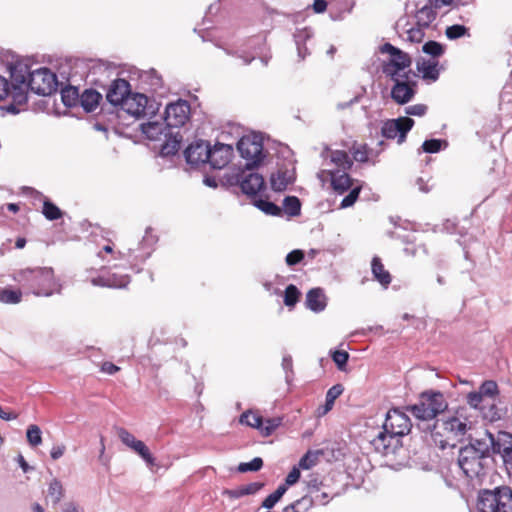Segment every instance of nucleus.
<instances>
[{"instance_id": "nucleus-1", "label": "nucleus", "mask_w": 512, "mask_h": 512, "mask_svg": "<svg viewBox=\"0 0 512 512\" xmlns=\"http://www.w3.org/2000/svg\"><path fill=\"white\" fill-rule=\"evenodd\" d=\"M457 463L468 479L480 481L492 468L493 457L489 446L477 440L460 448Z\"/></svg>"}, {"instance_id": "nucleus-2", "label": "nucleus", "mask_w": 512, "mask_h": 512, "mask_svg": "<svg viewBox=\"0 0 512 512\" xmlns=\"http://www.w3.org/2000/svg\"><path fill=\"white\" fill-rule=\"evenodd\" d=\"M14 280L37 296H49L55 287L54 271L47 267L22 269L15 274Z\"/></svg>"}, {"instance_id": "nucleus-3", "label": "nucleus", "mask_w": 512, "mask_h": 512, "mask_svg": "<svg viewBox=\"0 0 512 512\" xmlns=\"http://www.w3.org/2000/svg\"><path fill=\"white\" fill-rule=\"evenodd\" d=\"M466 431V421L457 416H451L436 421L431 437L435 445L445 449L447 447H454L457 440L464 436Z\"/></svg>"}, {"instance_id": "nucleus-4", "label": "nucleus", "mask_w": 512, "mask_h": 512, "mask_svg": "<svg viewBox=\"0 0 512 512\" xmlns=\"http://www.w3.org/2000/svg\"><path fill=\"white\" fill-rule=\"evenodd\" d=\"M477 512H512V488L507 485L478 492Z\"/></svg>"}, {"instance_id": "nucleus-5", "label": "nucleus", "mask_w": 512, "mask_h": 512, "mask_svg": "<svg viewBox=\"0 0 512 512\" xmlns=\"http://www.w3.org/2000/svg\"><path fill=\"white\" fill-rule=\"evenodd\" d=\"M448 407V403L440 391H424L420 394L417 404L407 407L417 419L432 420L443 413Z\"/></svg>"}, {"instance_id": "nucleus-6", "label": "nucleus", "mask_w": 512, "mask_h": 512, "mask_svg": "<svg viewBox=\"0 0 512 512\" xmlns=\"http://www.w3.org/2000/svg\"><path fill=\"white\" fill-rule=\"evenodd\" d=\"M382 53H388L390 58L383 62L382 71L390 79H396V77L402 76L401 72L411 66V58L399 48L393 46L390 43H385L380 48Z\"/></svg>"}, {"instance_id": "nucleus-7", "label": "nucleus", "mask_w": 512, "mask_h": 512, "mask_svg": "<svg viewBox=\"0 0 512 512\" xmlns=\"http://www.w3.org/2000/svg\"><path fill=\"white\" fill-rule=\"evenodd\" d=\"M28 86L38 95H50L57 89L56 75L48 68H39L30 73Z\"/></svg>"}, {"instance_id": "nucleus-8", "label": "nucleus", "mask_w": 512, "mask_h": 512, "mask_svg": "<svg viewBox=\"0 0 512 512\" xmlns=\"http://www.w3.org/2000/svg\"><path fill=\"white\" fill-rule=\"evenodd\" d=\"M241 424L258 429L263 437H268L282 424L281 417L264 419L258 411L247 410L239 418Z\"/></svg>"}, {"instance_id": "nucleus-9", "label": "nucleus", "mask_w": 512, "mask_h": 512, "mask_svg": "<svg viewBox=\"0 0 512 512\" xmlns=\"http://www.w3.org/2000/svg\"><path fill=\"white\" fill-rule=\"evenodd\" d=\"M411 74L412 72L409 69L407 72L402 73V76L392 79L394 85L391 89V98L399 105L410 102L416 94L417 83L412 80Z\"/></svg>"}, {"instance_id": "nucleus-10", "label": "nucleus", "mask_w": 512, "mask_h": 512, "mask_svg": "<svg viewBox=\"0 0 512 512\" xmlns=\"http://www.w3.org/2000/svg\"><path fill=\"white\" fill-rule=\"evenodd\" d=\"M238 151L242 158L246 159V167L252 169L264 158L263 144L256 136H243L237 144Z\"/></svg>"}, {"instance_id": "nucleus-11", "label": "nucleus", "mask_w": 512, "mask_h": 512, "mask_svg": "<svg viewBox=\"0 0 512 512\" xmlns=\"http://www.w3.org/2000/svg\"><path fill=\"white\" fill-rule=\"evenodd\" d=\"M121 108L135 118L152 116L158 109L154 101H150L146 95L141 93H130Z\"/></svg>"}, {"instance_id": "nucleus-12", "label": "nucleus", "mask_w": 512, "mask_h": 512, "mask_svg": "<svg viewBox=\"0 0 512 512\" xmlns=\"http://www.w3.org/2000/svg\"><path fill=\"white\" fill-rule=\"evenodd\" d=\"M414 126V120L409 117H399L385 121L381 128V134L386 139H397L398 144L405 142L407 133Z\"/></svg>"}, {"instance_id": "nucleus-13", "label": "nucleus", "mask_w": 512, "mask_h": 512, "mask_svg": "<svg viewBox=\"0 0 512 512\" xmlns=\"http://www.w3.org/2000/svg\"><path fill=\"white\" fill-rule=\"evenodd\" d=\"M411 427L410 418L406 413L397 408L387 412L383 423V429L385 431H389L392 435L401 439L402 436L410 432Z\"/></svg>"}, {"instance_id": "nucleus-14", "label": "nucleus", "mask_w": 512, "mask_h": 512, "mask_svg": "<svg viewBox=\"0 0 512 512\" xmlns=\"http://www.w3.org/2000/svg\"><path fill=\"white\" fill-rule=\"evenodd\" d=\"M488 437L492 453L500 455L504 464L508 466L512 460V434L499 431L496 435L488 433Z\"/></svg>"}, {"instance_id": "nucleus-15", "label": "nucleus", "mask_w": 512, "mask_h": 512, "mask_svg": "<svg viewBox=\"0 0 512 512\" xmlns=\"http://www.w3.org/2000/svg\"><path fill=\"white\" fill-rule=\"evenodd\" d=\"M190 116V105L186 100H178L167 105L165 109V122L169 127L183 126Z\"/></svg>"}, {"instance_id": "nucleus-16", "label": "nucleus", "mask_w": 512, "mask_h": 512, "mask_svg": "<svg viewBox=\"0 0 512 512\" xmlns=\"http://www.w3.org/2000/svg\"><path fill=\"white\" fill-rule=\"evenodd\" d=\"M370 444L375 452L382 455L393 454L402 445L401 439L384 429L370 441Z\"/></svg>"}, {"instance_id": "nucleus-17", "label": "nucleus", "mask_w": 512, "mask_h": 512, "mask_svg": "<svg viewBox=\"0 0 512 512\" xmlns=\"http://www.w3.org/2000/svg\"><path fill=\"white\" fill-rule=\"evenodd\" d=\"M188 164L198 166L208 163L210 155V144L203 140L192 142L184 151Z\"/></svg>"}, {"instance_id": "nucleus-18", "label": "nucleus", "mask_w": 512, "mask_h": 512, "mask_svg": "<svg viewBox=\"0 0 512 512\" xmlns=\"http://www.w3.org/2000/svg\"><path fill=\"white\" fill-rule=\"evenodd\" d=\"M396 30L403 40L410 43H421L425 37V28L416 23L411 25L407 17H401L396 22Z\"/></svg>"}, {"instance_id": "nucleus-19", "label": "nucleus", "mask_w": 512, "mask_h": 512, "mask_svg": "<svg viewBox=\"0 0 512 512\" xmlns=\"http://www.w3.org/2000/svg\"><path fill=\"white\" fill-rule=\"evenodd\" d=\"M498 394L499 388L497 383L493 380H486L481 384L479 391L470 392L467 395V403L470 406H481V403H484V401L496 399Z\"/></svg>"}, {"instance_id": "nucleus-20", "label": "nucleus", "mask_w": 512, "mask_h": 512, "mask_svg": "<svg viewBox=\"0 0 512 512\" xmlns=\"http://www.w3.org/2000/svg\"><path fill=\"white\" fill-rule=\"evenodd\" d=\"M130 83L122 78L115 79L108 88L106 99L112 105H124L130 95Z\"/></svg>"}, {"instance_id": "nucleus-21", "label": "nucleus", "mask_w": 512, "mask_h": 512, "mask_svg": "<svg viewBox=\"0 0 512 512\" xmlns=\"http://www.w3.org/2000/svg\"><path fill=\"white\" fill-rule=\"evenodd\" d=\"M233 149L230 145L217 143L210 147L208 163L214 169L224 168L231 160Z\"/></svg>"}, {"instance_id": "nucleus-22", "label": "nucleus", "mask_w": 512, "mask_h": 512, "mask_svg": "<svg viewBox=\"0 0 512 512\" xmlns=\"http://www.w3.org/2000/svg\"><path fill=\"white\" fill-rule=\"evenodd\" d=\"M325 172L330 177L331 187L336 193L343 194L354 187V180L350 177L348 171L327 170Z\"/></svg>"}, {"instance_id": "nucleus-23", "label": "nucleus", "mask_w": 512, "mask_h": 512, "mask_svg": "<svg viewBox=\"0 0 512 512\" xmlns=\"http://www.w3.org/2000/svg\"><path fill=\"white\" fill-rule=\"evenodd\" d=\"M264 186L265 182L262 175L254 172L248 173L240 181V188L247 195H256Z\"/></svg>"}, {"instance_id": "nucleus-24", "label": "nucleus", "mask_w": 512, "mask_h": 512, "mask_svg": "<svg viewBox=\"0 0 512 512\" xmlns=\"http://www.w3.org/2000/svg\"><path fill=\"white\" fill-rule=\"evenodd\" d=\"M306 306L313 312H321L326 307V296L321 288H312L306 294Z\"/></svg>"}, {"instance_id": "nucleus-25", "label": "nucleus", "mask_w": 512, "mask_h": 512, "mask_svg": "<svg viewBox=\"0 0 512 512\" xmlns=\"http://www.w3.org/2000/svg\"><path fill=\"white\" fill-rule=\"evenodd\" d=\"M437 17V11L432 5V1H429L420 9L416 10L414 18L416 24L427 29Z\"/></svg>"}, {"instance_id": "nucleus-26", "label": "nucleus", "mask_w": 512, "mask_h": 512, "mask_svg": "<svg viewBox=\"0 0 512 512\" xmlns=\"http://www.w3.org/2000/svg\"><path fill=\"white\" fill-rule=\"evenodd\" d=\"M371 270L374 279L378 281L383 287H388L392 281L391 274L385 269L381 259L374 256L371 261Z\"/></svg>"}, {"instance_id": "nucleus-27", "label": "nucleus", "mask_w": 512, "mask_h": 512, "mask_svg": "<svg viewBox=\"0 0 512 512\" xmlns=\"http://www.w3.org/2000/svg\"><path fill=\"white\" fill-rule=\"evenodd\" d=\"M330 163L335 166L332 170L349 171L353 167V159L343 150H332L330 152Z\"/></svg>"}, {"instance_id": "nucleus-28", "label": "nucleus", "mask_w": 512, "mask_h": 512, "mask_svg": "<svg viewBox=\"0 0 512 512\" xmlns=\"http://www.w3.org/2000/svg\"><path fill=\"white\" fill-rule=\"evenodd\" d=\"M496 399L484 401L481 406H472L479 409L484 419L495 422L502 418V410L496 405Z\"/></svg>"}, {"instance_id": "nucleus-29", "label": "nucleus", "mask_w": 512, "mask_h": 512, "mask_svg": "<svg viewBox=\"0 0 512 512\" xmlns=\"http://www.w3.org/2000/svg\"><path fill=\"white\" fill-rule=\"evenodd\" d=\"M101 99L102 95L98 91L86 89L80 95V104L86 112H92L98 107Z\"/></svg>"}, {"instance_id": "nucleus-30", "label": "nucleus", "mask_w": 512, "mask_h": 512, "mask_svg": "<svg viewBox=\"0 0 512 512\" xmlns=\"http://www.w3.org/2000/svg\"><path fill=\"white\" fill-rule=\"evenodd\" d=\"M30 71L27 65L18 64L11 68V80L12 84L11 86H22V87H29L28 86V79L30 78Z\"/></svg>"}, {"instance_id": "nucleus-31", "label": "nucleus", "mask_w": 512, "mask_h": 512, "mask_svg": "<svg viewBox=\"0 0 512 512\" xmlns=\"http://www.w3.org/2000/svg\"><path fill=\"white\" fill-rule=\"evenodd\" d=\"M314 505L313 496L304 495L300 499L285 506L283 512H313Z\"/></svg>"}, {"instance_id": "nucleus-32", "label": "nucleus", "mask_w": 512, "mask_h": 512, "mask_svg": "<svg viewBox=\"0 0 512 512\" xmlns=\"http://www.w3.org/2000/svg\"><path fill=\"white\" fill-rule=\"evenodd\" d=\"M343 390L341 384H336L327 391L325 404L317 410L318 416L325 415L333 408L335 400L343 393Z\"/></svg>"}, {"instance_id": "nucleus-33", "label": "nucleus", "mask_w": 512, "mask_h": 512, "mask_svg": "<svg viewBox=\"0 0 512 512\" xmlns=\"http://www.w3.org/2000/svg\"><path fill=\"white\" fill-rule=\"evenodd\" d=\"M163 130V124L157 121L141 124V131L150 140H158Z\"/></svg>"}, {"instance_id": "nucleus-34", "label": "nucleus", "mask_w": 512, "mask_h": 512, "mask_svg": "<svg viewBox=\"0 0 512 512\" xmlns=\"http://www.w3.org/2000/svg\"><path fill=\"white\" fill-rule=\"evenodd\" d=\"M134 453L138 454L147 464L148 467L156 465L155 458L151 454L147 445L139 440L131 449Z\"/></svg>"}, {"instance_id": "nucleus-35", "label": "nucleus", "mask_w": 512, "mask_h": 512, "mask_svg": "<svg viewBox=\"0 0 512 512\" xmlns=\"http://www.w3.org/2000/svg\"><path fill=\"white\" fill-rule=\"evenodd\" d=\"M350 153L355 161L365 163L369 160L371 149L367 144L354 143L350 148Z\"/></svg>"}, {"instance_id": "nucleus-36", "label": "nucleus", "mask_w": 512, "mask_h": 512, "mask_svg": "<svg viewBox=\"0 0 512 512\" xmlns=\"http://www.w3.org/2000/svg\"><path fill=\"white\" fill-rule=\"evenodd\" d=\"M42 214L50 221L58 220L63 216L61 209L48 198H45L43 201Z\"/></svg>"}, {"instance_id": "nucleus-37", "label": "nucleus", "mask_w": 512, "mask_h": 512, "mask_svg": "<svg viewBox=\"0 0 512 512\" xmlns=\"http://www.w3.org/2000/svg\"><path fill=\"white\" fill-rule=\"evenodd\" d=\"M437 61H427L422 64L419 70L422 72L423 79L436 81L439 78V70Z\"/></svg>"}, {"instance_id": "nucleus-38", "label": "nucleus", "mask_w": 512, "mask_h": 512, "mask_svg": "<svg viewBox=\"0 0 512 512\" xmlns=\"http://www.w3.org/2000/svg\"><path fill=\"white\" fill-rule=\"evenodd\" d=\"M286 485H279L278 488L271 494H269L262 502V507L266 509H272L286 493Z\"/></svg>"}, {"instance_id": "nucleus-39", "label": "nucleus", "mask_w": 512, "mask_h": 512, "mask_svg": "<svg viewBox=\"0 0 512 512\" xmlns=\"http://www.w3.org/2000/svg\"><path fill=\"white\" fill-rule=\"evenodd\" d=\"M62 101L65 106L73 107L80 102V95L78 89L75 87H66L61 91Z\"/></svg>"}, {"instance_id": "nucleus-40", "label": "nucleus", "mask_w": 512, "mask_h": 512, "mask_svg": "<svg viewBox=\"0 0 512 512\" xmlns=\"http://www.w3.org/2000/svg\"><path fill=\"white\" fill-rule=\"evenodd\" d=\"M22 299L21 290H13L9 288H4L0 290V302L5 304H17Z\"/></svg>"}, {"instance_id": "nucleus-41", "label": "nucleus", "mask_w": 512, "mask_h": 512, "mask_svg": "<svg viewBox=\"0 0 512 512\" xmlns=\"http://www.w3.org/2000/svg\"><path fill=\"white\" fill-rule=\"evenodd\" d=\"M300 296L301 292L299 289L295 285L289 284L284 292V304L292 308L298 303Z\"/></svg>"}, {"instance_id": "nucleus-42", "label": "nucleus", "mask_w": 512, "mask_h": 512, "mask_svg": "<svg viewBox=\"0 0 512 512\" xmlns=\"http://www.w3.org/2000/svg\"><path fill=\"white\" fill-rule=\"evenodd\" d=\"M285 212L289 216H297L301 211L300 200L296 196H287L283 201Z\"/></svg>"}, {"instance_id": "nucleus-43", "label": "nucleus", "mask_w": 512, "mask_h": 512, "mask_svg": "<svg viewBox=\"0 0 512 512\" xmlns=\"http://www.w3.org/2000/svg\"><path fill=\"white\" fill-rule=\"evenodd\" d=\"M270 182H271V188L274 191H278V192L284 191L289 184V180L286 176V172H282V171H278L277 173L272 174Z\"/></svg>"}, {"instance_id": "nucleus-44", "label": "nucleus", "mask_w": 512, "mask_h": 512, "mask_svg": "<svg viewBox=\"0 0 512 512\" xmlns=\"http://www.w3.org/2000/svg\"><path fill=\"white\" fill-rule=\"evenodd\" d=\"M48 495L52 498L53 503L57 504L64 496V488L58 479H53L48 487Z\"/></svg>"}, {"instance_id": "nucleus-45", "label": "nucleus", "mask_w": 512, "mask_h": 512, "mask_svg": "<svg viewBox=\"0 0 512 512\" xmlns=\"http://www.w3.org/2000/svg\"><path fill=\"white\" fill-rule=\"evenodd\" d=\"M29 87L22 86H10V94L13 100V103L17 105H23L27 102V89Z\"/></svg>"}, {"instance_id": "nucleus-46", "label": "nucleus", "mask_w": 512, "mask_h": 512, "mask_svg": "<svg viewBox=\"0 0 512 512\" xmlns=\"http://www.w3.org/2000/svg\"><path fill=\"white\" fill-rule=\"evenodd\" d=\"M26 437L28 443L33 447H36L42 443L41 430L39 426L35 424L28 426L26 431Z\"/></svg>"}, {"instance_id": "nucleus-47", "label": "nucleus", "mask_w": 512, "mask_h": 512, "mask_svg": "<svg viewBox=\"0 0 512 512\" xmlns=\"http://www.w3.org/2000/svg\"><path fill=\"white\" fill-rule=\"evenodd\" d=\"M156 242L157 237L153 235L151 231L147 230L145 236L143 237L140 243L141 247L144 250L142 254L143 259L147 258L150 255L152 247L155 245Z\"/></svg>"}, {"instance_id": "nucleus-48", "label": "nucleus", "mask_w": 512, "mask_h": 512, "mask_svg": "<svg viewBox=\"0 0 512 512\" xmlns=\"http://www.w3.org/2000/svg\"><path fill=\"white\" fill-rule=\"evenodd\" d=\"M116 433L120 441L130 449L139 441L132 433L123 427L116 428Z\"/></svg>"}, {"instance_id": "nucleus-49", "label": "nucleus", "mask_w": 512, "mask_h": 512, "mask_svg": "<svg viewBox=\"0 0 512 512\" xmlns=\"http://www.w3.org/2000/svg\"><path fill=\"white\" fill-rule=\"evenodd\" d=\"M422 50L424 53L431 55L433 57H440L444 53V47L436 41H428L426 42Z\"/></svg>"}, {"instance_id": "nucleus-50", "label": "nucleus", "mask_w": 512, "mask_h": 512, "mask_svg": "<svg viewBox=\"0 0 512 512\" xmlns=\"http://www.w3.org/2000/svg\"><path fill=\"white\" fill-rule=\"evenodd\" d=\"M107 277L110 288H123L130 282L128 275L108 274Z\"/></svg>"}, {"instance_id": "nucleus-51", "label": "nucleus", "mask_w": 512, "mask_h": 512, "mask_svg": "<svg viewBox=\"0 0 512 512\" xmlns=\"http://www.w3.org/2000/svg\"><path fill=\"white\" fill-rule=\"evenodd\" d=\"M105 254H110L113 259H120L125 256V254L122 253L121 251H115L114 244L112 242H109L108 244L104 245L97 253V256L102 260H107Z\"/></svg>"}, {"instance_id": "nucleus-52", "label": "nucleus", "mask_w": 512, "mask_h": 512, "mask_svg": "<svg viewBox=\"0 0 512 512\" xmlns=\"http://www.w3.org/2000/svg\"><path fill=\"white\" fill-rule=\"evenodd\" d=\"M256 206L261 209L263 212L273 216H279L281 214V209L276 204L266 201V200H258L256 202Z\"/></svg>"}, {"instance_id": "nucleus-53", "label": "nucleus", "mask_w": 512, "mask_h": 512, "mask_svg": "<svg viewBox=\"0 0 512 512\" xmlns=\"http://www.w3.org/2000/svg\"><path fill=\"white\" fill-rule=\"evenodd\" d=\"M467 32L468 29L464 25L455 24L446 28L445 35L448 39L453 40L466 35Z\"/></svg>"}, {"instance_id": "nucleus-54", "label": "nucleus", "mask_w": 512, "mask_h": 512, "mask_svg": "<svg viewBox=\"0 0 512 512\" xmlns=\"http://www.w3.org/2000/svg\"><path fill=\"white\" fill-rule=\"evenodd\" d=\"M361 189V185H356L353 188H351L349 194L346 197H344L343 200L341 201L340 207L348 208L352 206L358 199Z\"/></svg>"}, {"instance_id": "nucleus-55", "label": "nucleus", "mask_w": 512, "mask_h": 512, "mask_svg": "<svg viewBox=\"0 0 512 512\" xmlns=\"http://www.w3.org/2000/svg\"><path fill=\"white\" fill-rule=\"evenodd\" d=\"M263 466V460L260 457H255L252 461L240 463L238 466L239 472L258 471Z\"/></svg>"}, {"instance_id": "nucleus-56", "label": "nucleus", "mask_w": 512, "mask_h": 512, "mask_svg": "<svg viewBox=\"0 0 512 512\" xmlns=\"http://www.w3.org/2000/svg\"><path fill=\"white\" fill-rule=\"evenodd\" d=\"M310 31L309 29L305 28L301 31H299L298 33L295 34V40H296V43H297V46H298V52H299V55L301 58H304L306 53H307V49L306 48H302L301 47V43L304 42L306 39H309L310 38Z\"/></svg>"}, {"instance_id": "nucleus-57", "label": "nucleus", "mask_w": 512, "mask_h": 512, "mask_svg": "<svg viewBox=\"0 0 512 512\" xmlns=\"http://www.w3.org/2000/svg\"><path fill=\"white\" fill-rule=\"evenodd\" d=\"M332 359L339 370H344L349 359V354L344 350H336L332 353Z\"/></svg>"}, {"instance_id": "nucleus-58", "label": "nucleus", "mask_w": 512, "mask_h": 512, "mask_svg": "<svg viewBox=\"0 0 512 512\" xmlns=\"http://www.w3.org/2000/svg\"><path fill=\"white\" fill-rule=\"evenodd\" d=\"M442 141L439 139L425 140L422 149L426 153H437L441 150Z\"/></svg>"}, {"instance_id": "nucleus-59", "label": "nucleus", "mask_w": 512, "mask_h": 512, "mask_svg": "<svg viewBox=\"0 0 512 512\" xmlns=\"http://www.w3.org/2000/svg\"><path fill=\"white\" fill-rule=\"evenodd\" d=\"M304 259V252L302 250H293L286 256V263L288 266H294Z\"/></svg>"}, {"instance_id": "nucleus-60", "label": "nucleus", "mask_w": 512, "mask_h": 512, "mask_svg": "<svg viewBox=\"0 0 512 512\" xmlns=\"http://www.w3.org/2000/svg\"><path fill=\"white\" fill-rule=\"evenodd\" d=\"M428 110V107L425 104H415L407 107L405 109V113L411 116H424Z\"/></svg>"}, {"instance_id": "nucleus-61", "label": "nucleus", "mask_w": 512, "mask_h": 512, "mask_svg": "<svg viewBox=\"0 0 512 512\" xmlns=\"http://www.w3.org/2000/svg\"><path fill=\"white\" fill-rule=\"evenodd\" d=\"M307 488H308V494L314 496V493H318L321 490V487L323 486L322 481H320L317 477L313 476L311 477L307 482Z\"/></svg>"}, {"instance_id": "nucleus-62", "label": "nucleus", "mask_w": 512, "mask_h": 512, "mask_svg": "<svg viewBox=\"0 0 512 512\" xmlns=\"http://www.w3.org/2000/svg\"><path fill=\"white\" fill-rule=\"evenodd\" d=\"M262 487H263V484L260 482H252V483L240 486L243 496L255 494Z\"/></svg>"}, {"instance_id": "nucleus-63", "label": "nucleus", "mask_w": 512, "mask_h": 512, "mask_svg": "<svg viewBox=\"0 0 512 512\" xmlns=\"http://www.w3.org/2000/svg\"><path fill=\"white\" fill-rule=\"evenodd\" d=\"M300 475H301V473H300L299 466L298 467H296V466L293 467L291 469V471L288 473V475L286 476L285 484L284 485H286V487L294 485L300 479Z\"/></svg>"}, {"instance_id": "nucleus-64", "label": "nucleus", "mask_w": 512, "mask_h": 512, "mask_svg": "<svg viewBox=\"0 0 512 512\" xmlns=\"http://www.w3.org/2000/svg\"><path fill=\"white\" fill-rule=\"evenodd\" d=\"M314 465L315 459L310 452H307L304 456H302L298 463L299 468L302 469H310Z\"/></svg>"}]
</instances>
